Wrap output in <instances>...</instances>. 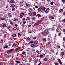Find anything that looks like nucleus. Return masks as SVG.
Segmentation results:
<instances>
[{
  "mask_svg": "<svg viewBox=\"0 0 65 65\" xmlns=\"http://www.w3.org/2000/svg\"><path fill=\"white\" fill-rule=\"evenodd\" d=\"M42 7L43 6H41L38 8V11L39 12H43V10H42Z\"/></svg>",
  "mask_w": 65,
  "mask_h": 65,
  "instance_id": "f257e3e1",
  "label": "nucleus"
},
{
  "mask_svg": "<svg viewBox=\"0 0 65 65\" xmlns=\"http://www.w3.org/2000/svg\"><path fill=\"white\" fill-rule=\"evenodd\" d=\"M20 49L21 47L19 46L18 48H16V49H15V51H17L18 52H19L20 51Z\"/></svg>",
  "mask_w": 65,
  "mask_h": 65,
  "instance_id": "f03ea898",
  "label": "nucleus"
},
{
  "mask_svg": "<svg viewBox=\"0 0 65 65\" xmlns=\"http://www.w3.org/2000/svg\"><path fill=\"white\" fill-rule=\"evenodd\" d=\"M12 51H13V49H12L10 50H7V53L8 54H10V52H11Z\"/></svg>",
  "mask_w": 65,
  "mask_h": 65,
  "instance_id": "7ed1b4c3",
  "label": "nucleus"
},
{
  "mask_svg": "<svg viewBox=\"0 0 65 65\" xmlns=\"http://www.w3.org/2000/svg\"><path fill=\"white\" fill-rule=\"evenodd\" d=\"M49 19L51 20H53V19H54L55 18L54 17H53L51 15H50L49 17Z\"/></svg>",
  "mask_w": 65,
  "mask_h": 65,
  "instance_id": "20e7f679",
  "label": "nucleus"
},
{
  "mask_svg": "<svg viewBox=\"0 0 65 65\" xmlns=\"http://www.w3.org/2000/svg\"><path fill=\"white\" fill-rule=\"evenodd\" d=\"M48 10H50V8H47L46 9V10L45 11V12L46 13H48L49 12V11H48Z\"/></svg>",
  "mask_w": 65,
  "mask_h": 65,
  "instance_id": "39448f33",
  "label": "nucleus"
},
{
  "mask_svg": "<svg viewBox=\"0 0 65 65\" xmlns=\"http://www.w3.org/2000/svg\"><path fill=\"white\" fill-rule=\"evenodd\" d=\"M30 47H33L34 48H35V45L34 44H31L30 45Z\"/></svg>",
  "mask_w": 65,
  "mask_h": 65,
  "instance_id": "423d86ee",
  "label": "nucleus"
},
{
  "mask_svg": "<svg viewBox=\"0 0 65 65\" xmlns=\"http://www.w3.org/2000/svg\"><path fill=\"white\" fill-rule=\"evenodd\" d=\"M10 7H12V8H14V7H15V5H14V4H12L11 5Z\"/></svg>",
  "mask_w": 65,
  "mask_h": 65,
  "instance_id": "0eeeda50",
  "label": "nucleus"
},
{
  "mask_svg": "<svg viewBox=\"0 0 65 65\" xmlns=\"http://www.w3.org/2000/svg\"><path fill=\"white\" fill-rule=\"evenodd\" d=\"M31 19L32 21H35V19H36V17H32L31 18Z\"/></svg>",
  "mask_w": 65,
  "mask_h": 65,
  "instance_id": "6e6552de",
  "label": "nucleus"
},
{
  "mask_svg": "<svg viewBox=\"0 0 65 65\" xmlns=\"http://www.w3.org/2000/svg\"><path fill=\"white\" fill-rule=\"evenodd\" d=\"M64 52H62L60 53V55L61 56H61H64Z\"/></svg>",
  "mask_w": 65,
  "mask_h": 65,
  "instance_id": "1a4fd4ad",
  "label": "nucleus"
},
{
  "mask_svg": "<svg viewBox=\"0 0 65 65\" xmlns=\"http://www.w3.org/2000/svg\"><path fill=\"white\" fill-rule=\"evenodd\" d=\"M59 11L60 13H62V11H63V9H60L59 10Z\"/></svg>",
  "mask_w": 65,
  "mask_h": 65,
  "instance_id": "9d476101",
  "label": "nucleus"
},
{
  "mask_svg": "<svg viewBox=\"0 0 65 65\" xmlns=\"http://www.w3.org/2000/svg\"><path fill=\"white\" fill-rule=\"evenodd\" d=\"M10 2L11 3H14V1L13 0H11Z\"/></svg>",
  "mask_w": 65,
  "mask_h": 65,
  "instance_id": "9b49d317",
  "label": "nucleus"
},
{
  "mask_svg": "<svg viewBox=\"0 0 65 65\" xmlns=\"http://www.w3.org/2000/svg\"><path fill=\"white\" fill-rule=\"evenodd\" d=\"M38 43V41L36 40V41H34V44H37V43Z\"/></svg>",
  "mask_w": 65,
  "mask_h": 65,
  "instance_id": "f8f14e48",
  "label": "nucleus"
},
{
  "mask_svg": "<svg viewBox=\"0 0 65 65\" xmlns=\"http://www.w3.org/2000/svg\"><path fill=\"white\" fill-rule=\"evenodd\" d=\"M3 27H6V23H4L3 24Z\"/></svg>",
  "mask_w": 65,
  "mask_h": 65,
  "instance_id": "ddd939ff",
  "label": "nucleus"
},
{
  "mask_svg": "<svg viewBox=\"0 0 65 65\" xmlns=\"http://www.w3.org/2000/svg\"><path fill=\"white\" fill-rule=\"evenodd\" d=\"M26 40L27 42H29V41H30V38H29V37L27 38V39Z\"/></svg>",
  "mask_w": 65,
  "mask_h": 65,
  "instance_id": "4468645a",
  "label": "nucleus"
},
{
  "mask_svg": "<svg viewBox=\"0 0 65 65\" xmlns=\"http://www.w3.org/2000/svg\"><path fill=\"white\" fill-rule=\"evenodd\" d=\"M36 15V12L35 11L33 13V16H34V15Z\"/></svg>",
  "mask_w": 65,
  "mask_h": 65,
  "instance_id": "2eb2a0df",
  "label": "nucleus"
},
{
  "mask_svg": "<svg viewBox=\"0 0 65 65\" xmlns=\"http://www.w3.org/2000/svg\"><path fill=\"white\" fill-rule=\"evenodd\" d=\"M7 57L8 58H10L11 57V55L8 54V55H7Z\"/></svg>",
  "mask_w": 65,
  "mask_h": 65,
  "instance_id": "dca6fc26",
  "label": "nucleus"
},
{
  "mask_svg": "<svg viewBox=\"0 0 65 65\" xmlns=\"http://www.w3.org/2000/svg\"><path fill=\"white\" fill-rule=\"evenodd\" d=\"M21 36V33H18V37H19V38H20Z\"/></svg>",
  "mask_w": 65,
  "mask_h": 65,
  "instance_id": "f3484780",
  "label": "nucleus"
},
{
  "mask_svg": "<svg viewBox=\"0 0 65 65\" xmlns=\"http://www.w3.org/2000/svg\"><path fill=\"white\" fill-rule=\"evenodd\" d=\"M29 62H31V61H32V58L30 57L29 59Z\"/></svg>",
  "mask_w": 65,
  "mask_h": 65,
  "instance_id": "a211bd4d",
  "label": "nucleus"
},
{
  "mask_svg": "<svg viewBox=\"0 0 65 65\" xmlns=\"http://www.w3.org/2000/svg\"><path fill=\"white\" fill-rule=\"evenodd\" d=\"M32 14H33V12H31L29 13V15H32Z\"/></svg>",
  "mask_w": 65,
  "mask_h": 65,
  "instance_id": "6ab92c4d",
  "label": "nucleus"
},
{
  "mask_svg": "<svg viewBox=\"0 0 65 65\" xmlns=\"http://www.w3.org/2000/svg\"><path fill=\"white\" fill-rule=\"evenodd\" d=\"M37 15L38 17H39L40 18V17H41V15H40V14H38Z\"/></svg>",
  "mask_w": 65,
  "mask_h": 65,
  "instance_id": "aec40b11",
  "label": "nucleus"
},
{
  "mask_svg": "<svg viewBox=\"0 0 65 65\" xmlns=\"http://www.w3.org/2000/svg\"><path fill=\"white\" fill-rule=\"evenodd\" d=\"M15 62L17 63H20V61H19L18 60H16L15 61Z\"/></svg>",
  "mask_w": 65,
  "mask_h": 65,
  "instance_id": "412c9836",
  "label": "nucleus"
},
{
  "mask_svg": "<svg viewBox=\"0 0 65 65\" xmlns=\"http://www.w3.org/2000/svg\"><path fill=\"white\" fill-rule=\"evenodd\" d=\"M13 37H17V35L16 34H14L13 35Z\"/></svg>",
  "mask_w": 65,
  "mask_h": 65,
  "instance_id": "4be33fe9",
  "label": "nucleus"
},
{
  "mask_svg": "<svg viewBox=\"0 0 65 65\" xmlns=\"http://www.w3.org/2000/svg\"><path fill=\"white\" fill-rule=\"evenodd\" d=\"M62 35V33L61 32H60L59 33V34H58V36H61V35Z\"/></svg>",
  "mask_w": 65,
  "mask_h": 65,
  "instance_id": "5701e85b",
  "label": "nucleus"
},
{
  "mask_svg": "<svg viewBox=\"0 0 65 65\" xmlns=\"http://www.w3.org/2000/svg\"><path fill=\"white\" fill-rule=\"evenodd\" d=\"M24 14L23 12H21L20 13V15H23Z\"/></svg>",
  "mask_w": 65,
  "mask_h": 65,
  "instance_id": "b1692460",
  "label": "nucleus"
},
{
  "mask_svg": "<svg viewBox=\"0 0 65 65\" xmlns=\"http://www.w3.org/2000/svg\"><path fill=\"white\" fill-rule=\"evenodd\" d=\"M42 10H45V9H46V8H45V7H43L42 8Z\"/></svg>",
  "mask_w": 65,
  "mask_h": 65,
  "instance_id": "393cba45",
  "label": "nucleus"
},
{
  "mask_svg": "<svg viewBox=\"0 0 65 65\" xmlns=\"http://www.w3.org/2000/svg\"><path fill=\"white\" fill-rule=\"evenodd\" d=\"M53 3H54V2L53 1L52 2L50 3L51 5H53Z\"/></svg>",
  "mask_w": 65,
  "mask_h": 65,
  "instance_id": "a878e982",
  "label": "nucleus"
},
{
  "mask_svg": "<svg viewBox=\"0 0 65 65\" xmlns=\"http://www.w3.org/2000/svg\"><path fill=\"white\" fill-rule=\"evenodd\" d=\"M27 19L28 20H29L30 19V17H28L27 18Z\"/></svg>",
  "mask_w": 65,
  "mask_h": 65,
  "instance_id": "bb28decb",
  "label": "nucleus"
},
{
  "mask_svg": "<svg viewBox=\"0 0 65 65\" xmlns=\"http://www.w3.org/2000/svg\"><path fill=\"white\" fill-rule=\"evenodd\" d=\"M26 6L27 7H29V5L28 4H27L26 5Z\"/></svg>",
  "mask_w": 65,
  "mask_h": 65,
  "instance_id": "cd10ccee",
  "label": "nucleus"
},
{
  "mask_svg": "<svg viewBox=\"0 0 65 65\" xmlns=\"http://www.w3.org/2000/svg\"><path fill=\"white\" fill-rule=\"evenodd\" d=\"M26 53V52L24 51H23L22 52V54L23 55H25V53Z\"/></svg>",
  "mask_w": 65,
  "mask_h": 65,
  "instance_id": "c85d7f7f",
  "label": "nucleus"
},
{
  "mask_svg": "<svg viewBox=\"0 0 65 65\" xmlns=\"http://www.w3.org/2000/svg\"><path fill=\"white\" fill-rule=\"evenodd\" d=\"M54 30H55V28H54V27L52 29V31H54Z\"/></svg>",
  "mask_w": 65,
  "mask_h": 65,
  "instance_id": "c756f323",
  "label": "nucleus"
},
{
  "mask_svg": "<svg viewBox=\"0 0 65 65\" xmlns=\"http://www.w3.org/2000/svg\"><path fill=\"white\" fill-rule=\"evenodd\" d=\"M37 54H40L39 51L38 50L37 51Z\"/></svg>",
  "mask_w": 65,
  "mask_h": 65,
  "instance_id": "7c9ffc66",
  "label": "nucleus"
},
{
  "mask_svg": "<svg viewBox=\"0 0 65 65\" xmlns=\"http://www.w3.org/2000/svg\"><path fill=\"white\" fill-rule=\"evenodd\" d=\"M49 33L48 31H46V34H45V35H47V34H48Z\"/></svg>",
  "mask_w": 65,
  "mask_h": 65,
  "instance_id": "2f4dec72",
  "label": "nucleus"
},
{
  "mask_svg": "<svg viewBox=\"0 0 65 65\" xmlns=\"http://www.w3.org/2000/svg\"><path fill=\"white\" fill-rule=\"evenodd\" d=\"M50 51L51 52H52V53H53V52H54V50L52 49L50 50Z\"/></svg>",
  "mask_w": 65,
  "mask_h": 65,
  "instance_id": "473e14b6",
  "label": "nucleus"
},
{
  "mask_svg": "<svg viewBox=\"0 0 65 65\" xmlns=\"http://www.w3.org/2000/svg\"><path fill=\"white\" fill-rule=\"evenodd\" d=\"M4 48H8V46H4Z\"/></svg>",
  "mask_w": 65,
  "mask_h": 65,
  "instance_id": "72a5a7b5",
  "label": "nucleus"
},
{
  "mask_svg": "<svg viewBox=\"0 0 65 65\" xmlns=\"http://www.w3.org/2000/svg\"><path fill=\"white\" fill-rule=\"evenodd\" d=\"M0 19L2 21H4V18H1Z\"/></svg>",
  "mask_w": 65,
  "mask_h": 65,
  "instance_id": "f704fd0d",
  "label": "nucleus"
},
{
  "mask_svg": "<svg viewBox=\"0 0 65 65\" xmlns=\"http://www.w3.org/2000/svg\"><path fill=\"white\" fill-rule=\"evenodd\" d=\"M43 57V55H40V57L41 58H42Z\"/></svg>",
  "mask_w": 65,
  "mask_h": 65,
  "instance_id": "c9c22d12",
  "label": "nucleus"
},
{
  "mask_svg": "<svg viewBox=\"0 0 65 65\" xmlns=\"http://www.w3.org/2000/svg\"><path fill=\"white\" fill-rule=\"evenodd\" d=\"M59 62L60 65H62V62H61V61H59Z\"/></svg>",
  "mask_w": 65,
  "mask_h": 65,
  "instance_id": "e433bc0d",
  "label": "nucleus"
},
{
  "mask_svg": "<svg viewBox=\"0 0 65 65\" xmlns=\"http://www.w3.org/2000/svg\"><path fill=\"white\" fill-rule=\"evenodd\" d=\"M30 43H31V44H32L33 43H34V41L33 42L32 41H31L30 42Z\"/></svg>",
  "mask_w": 65,
  "mask_h": 65,
  "instance_id": "4c0bfd02",
  "label": "nucleus"
},
{
  "mask_svg": "<svg viewBox=\"0 0 65 65\" xmlns=\"http://www.w3.org/2000/svg\"><path fill=\"white\" fill-rule=\"evenodd\" d=\"M26 23V21H24L23 22V24H25V23Z\"/></svg>",
  "mask_w": 65,
  "mask_h": 65,
  "instance_id": "58836bf2",
  "label": "nucleus"
},
{
  "mask_svg": "<svg viewBox=\"0 0 65 65\" xmlns=\"http://www.w3.org/2000/svg\"><path fill=\"white\" fill-rule=\"evenodd\" d=\"M8 15L9 18H11V17H12V15Z\"/></svg>",
  "mask_w": 65,
  "mask_h": 65,
  "instance_id": "ea45409f",
  "label": "nucleus"
},
{
  "mask_svg": "<svg viewBox=\"0 0 65 65\" xmlns=\"http://www.w3.org/2000/svg\"><path fill=\"white\" fill-rule=\"evenodd\" d=\"M56 31L57 32H58V31H59V29L58 28H57L56 29Z\"/></svg>",
  "mask_w": 65,
  "mask_h": 65,
  "instance_id": "a19ab883",
  "label": "nucleus"
},
{
  "mask_svg": "<svg viewBox=\"0 0 65 65\" xmlns=\"http://www.w3.org/2000/svg\"><path fill=\"white\" fill-rule=\"evenodd\" d=\"M20 18H23V16L22 15H20V16H19Z\"/></svg>",
  "mask_w": 65,
  "mask_h": 65,
  "instance_id": "79ce46f5",
  "label": "nucleus"
},
{
  "mask_svg": "<svg viewBox=\"0 0 65 65\" xmlns=\"http://www.w3.org/2000/svg\"><path fill=\"white\" fill-rule=\"evenodd\" d=\"M63 31L64 32V34H65V29H63Z\"/></svg>",
  "mask_w": 65,
  "mask_h": 65,
  "instance_id": "37998d69",
  "label": "nucleus"
},
{
  "mask_svg": "<svg viewBox=\"0 0 65 65\" xmlns=\"http://www.w3.org/2000/svg\"><path fill=\"white\" fill-rule=\"evenodd\" d=\"M13 29L14 30H16L17 29V28L15 27H14L13 28Z\"/></svg>",
  "mask_w": 65,
  "mask_h": 65,
  "instance_id": "c03bdc74",
  "label": "nucleus"
},
{
  "mask_svg": "<svg viewBox=\"0 0 65 65\" xmlns=\"http://www.w3.org/2000/svg\"><path fill=\"white\" fill-rule=\"evenodd\" d=\"M43 41H45L46 40V39H43Z\"/></svg>",
  "mask_w": 65,
  "mask_h": 65,
  "instance_id": "a18cd8bd",
  "label": "nucleus"
},
{
  "mask_svg": "<svg viewBox=\"0 0 65 65\" xmlns=\"http://www.w3.org/2000/svg\"><path fill=\"white\" fill-rule=\"evenodd\" d=\"M41 33L42 34H44V33H45V32H44V31L41 32Z\"/></svg>",
  "mask_w": 65,
  "mask_h": 65,
  "instance_id": "49530a36",
  "label": "nucleus"
},
{
  "mask_svg": "<svg viewBox=\"0 0 65 65\" xmlns=\"http://www.w3.org/2000/svg\"><path fill=\"white\" fill-rule=\"evenodd\" d=\"M58 62L61 61V59H58Z\"/></svg>",
  "mask_w": 65,
  "mask_h": 65,
  "instance_id": "de8ad7c7",
  "label": "nucleus"
},
{
  "mask_svg": "<svg viewBox=\"0 0 65 65\" xmlns=\"http://www.w3.org/2000/svg\"><path fill=\"white\" fill-rule=\"evenodd\" d=\"M44 60L45 61H47V59H46V58H45L44 59Z\"/></svg>",
  "mask_w": 65,
  "mask_h": 65,
  "instance_id": "09e8293b",
  "label": "nucleus"
},
{
  "mask_svg": "<svg viewBox=\"0 0 65 65\" xmlns=\"http://www.w3.org/2000/svg\"><path fill=\"white\" fill-rule=\"evenodd\" d=\"M61 1L62 2H65V0H61Z\"/></svg>",
  "mask_w": 65,
  "mask_h": 65,
  "instance_id": "8fccbe9b",
  "label": "nucleus"
},
{
  "mask_svg": "<svg viewBox=\"0 0 65 65\" xmlns=\"http://www.w3.org/2000/svg\"><path fill=\"white\" fill-rule=\"evenodd\" d=\"M10 23L11 25H13V23H12V22H10Z\"/></svg>",
  "mask_w": 65,
  "mask_h": 65,
  "instance_id": "3c124183",
  "label": "nucleus"
},
{
  "mask_svg": "<svg viewBox=\"0 0 65 65\" xmlns=\"http://www.w3.org/2000/svg\"><path fill=\"white\" fill-rule=\"evenodd\" d=\"M51 42H49L47 44L49 45L50 44H51Z\"/></svg>",
  "mask_w": 65,
  "mask_h": 65,
  "instance_id": "603ef678",
  "label": "nucleus"
},
{
  "mask_svg": "<svg viewBox=\"0 0 65 65\" xmlns=\"http://www.w3.org/2000/svg\"><path fill=\"white\" fill-rule=\"evenodd\" d=\"M55 65H58V63L57 62H56L55 63Z\"/></svg>",
  "mask_w": 65,
  "mask_h": 65,
  "instance_id": "864d4df0",
  "label": "nucleus"
},
{
  "mask_svg": "<svg viewBox=\"0 0 65 65\" xmlns=\"http://www.w3.org/2000/svg\"><path fill=\"white\" fill-rule=\"evenodd\" d=\"M35 51V49H33L32 50V52H34V51Z\"/></svg>",
  "mask_w": 65,
  "mask_h": 65,
  "instance_id": "5fc2aeb1",
  "label": "nucleus"
},
{
  "mask_svg": "<svg viewBox=\"0 0 65 65\" xmlns=\"http://www.w3.org/2000/svg\"><path fill=\"white\" fill-rule=\"evenodd\" d=\"M37 37H34L33 38L34 39H36V38Z\"/></svg>",
  "mask_w": 65,
  "mask_h": 65,
  "instance_id": "6e6d98bb",
  "label": "nucleus"
},
{
  "mask_svg": "<svg viewBox=\"0 0 65 65\" xmlns=\"http://www.w3.org/2000/svg\"><path fill=\"white\" fill-rule=\"evenodd\" d=\"M62 22H65V19L63 20V21H62Z\"/></svg>",
  "mask_w": 65,
  "mask_h": 65,
  "instance_id": "4d7b16f0",
  "label": "nucleus"
},
{
  "mask_svg": "<svg viewBox=\"0 0 65 65\" xmlns=\"http://www.w3.org/2000/svg\"><path fill=\"white\" fill-rule=\"evenodd\" d=\"M24 0H22L21 1V3H24Z\"/></svg>",
  "mask_w": 65,
  "mask_h": 65,
  "instance_id": "13d9d810",
  "label": "nucleus"
},
{
  "mask_svg": "<svg viewBox=\"0 0 65 65\" xmlns=\"http://www.w3.org/2000/svg\"><path fill=\"white\" fill-rule=\"evenodd\" d=\"M13 39L14 40H17V38H13Z\"/></svg>",
  "mask_w": 65,
  "mask_h": 65,
  "instance_id": "bf43d9fd",
  "label": "nucleus"
},
{
  "mask_svg": "<svg viewBox=\"0 0 65 65\" xmlns=\"http://www.w3.org/2000/svg\"><path fill=\"white\" fill-rule=\"evenodd\" d=\"M14 21H18V19L17 18V19H16L14 20Z\"/></svg>",
  "mask_w": 65,
  "mask_h": 65,
  "instance_id": "052dcab7",
  "label": "nucleus"
},
{
  "mask_svg": "<svg viewBox=\"0 0 65 65\" xmlns=\"http://www.w3.org/2000/svg\"><path fill=\"white\" fill-rule=\"evenodd\" d=\"M63 15H65V11H64L63 12Z\"/></svg>",
  "mask_w": 65,
  "mask_h": 65,
  "instance_id": "680f3d73",
  "label": "nucleus"
},
{
  "mask_svg": "<svg viewBox=\"0 0 65 65\" xmlns=\"http://www.w3.org/2000/svg\"><path fill=\"white\" fill-rule=\"evenodd\" d=\"M31 26V25H29L28 26V27H30Z\"/></svg>",
  "mask_w": 65,
  "mask_h": 65,
  "instance_id": "e2e57ef3",
  "label": "nucleus"
},
{
  "mask_svg": "<svg viewBox=\"0 0 65 65\" xmlns=\"http://www.w3.org/2000/svg\"><path fill=\"white\" fill-rule=\"evenodd\" d=\"M58 48H60V45L58 46Z\"/></svg>",
  "mask_w": 65,
  "mask_h": 65,
  "instance_id": "0e129e2a",
  "label": "nucleus"
},
{
  "mask_svg": "<svg viewBox=\"0 0 65 65\" xmlns=\"http://www.w3.org/2000/svg\"><path fill=\"white\" fill-rule=\"evenodd\" d=\"M22 26L23 27H25V25H24V24Z\"/></svg>",
  "mask_w": 65,
  "mask_h": 65,
  "instance_id": "69168bd1",
  "label": "nucleus"
},
{
  "mask_svg": "<svg viewBox=\"0 0 65 65\" xmlns=\"http://www.w3.org/2000/svg\"><path fill=\"white\" fill-rule=\"evenodd\" d=\"M63 40L64 41H65V37L63 38Z\"/></svg>",
  "mask_w": 65,
  "mask_h": 65,
  "instance_id": "338daca9",
  "label": "nucleus"
},
{
  "mask_svg": "<svg viewBox=\"0 0 65 65\" xmlns=\"http://www.w3.org/2000/svg\"><path fill=\"white\" fill-rule=\"evenodd\" d=\"M35 7V8H38V6H36Z\"/></svg>",
  "mask_w": 65,
  "mask_h": 65,
  "instance_id": "774afa93",
  "label": "nucleus"
}]
</instances>
